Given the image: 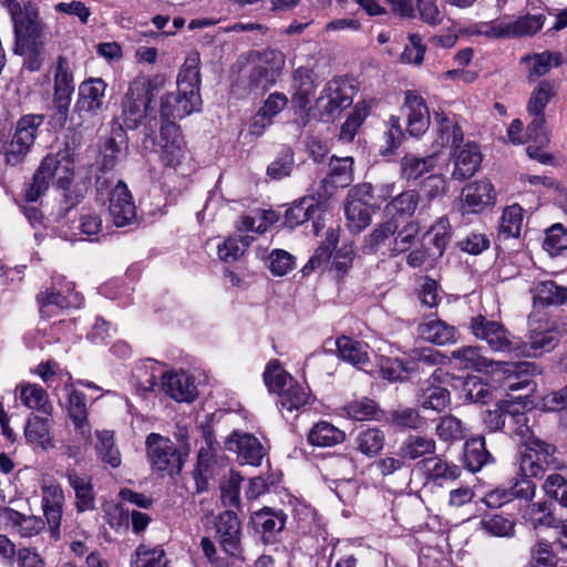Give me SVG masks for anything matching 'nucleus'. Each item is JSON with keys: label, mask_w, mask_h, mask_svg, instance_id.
<instances>
[{"label": "nucleus", "mask_w": 567, "mask_h": 567, "mask_svg": "<svg viewBox=\"0 0 567 567\" xmlns=\"http://www.w3.org/2000/svg\"><path fill=\"white\" fill-rule=\"evenodd\" d=\"M75 154L70 147H64L54 154H48L35 171L32 183L24 190L28 203L37 202L49 188L50 182L55 179L59 188L65 192V199L71 206L76 205L87 192L91 177L85 169L84 178L71 189L74 178Z\"/></svg>", "instance_id": "f257e3e1"}, {"label": "nucleus", "mask_w": 567, "mask_h": 567, "mask_svg": "<svg viewBox=\"0 0 567 567\" xmlns=\"http://www.w3.org/2000/svg\"><path fill=\"white\" fill-rule=\"evenodd\" d=\"M249 59L251 65L247 80H238L234 85V91L247 95H260L275 85L281 75L286 62L285 55L279 50L265 49L251 51Z\"/></svg>", "instance_id": "f03ea898"}, {"label": "nucleus", "mask_w": 567, "mask_h": 567, "mask_svg": "<svg viewBox=\"0 0 567 567\" xmlns=\"http://www.w3.org/2000/svg\"><path fill=\"white\" fill-rule=\"evenodd\" d=\"M152 101V83L146 76H137L122 100L121 120L128 130L137 128L147 115Z\"/></svg>", "instance_id": "7ed1b4c3"}, {"label": "nucleus", "mask_w": 567, "mask_h": 567, "mask_svg": "<svg viewBox=\"0 0 567 567\" xmlns=\"http://www.w3.org/2000/svg\"><path fill=\"white\" fill-rule=\"evenodd\" d=\"M54 81L53 120L63 127L69 116L70 104L74 92V75L70 60L59 55L51 66Z\"/></svg>", "instance_id": "20e7f679"}, {"label": "nucleus", "mask_w": 567, "mask_h": 567, "mask_svg": "<svg viewBox=\"0 0 567 567\" xmlns=\"http://www.w3.org/2000/svg\"><path fill=\"white\" fill-rule=\"evenodd\" d=\"M42 123V115H25L18 121L12 138L7 143L0 141V155L8 165L14 166L24 159Z\"/></svg>", "instance_id": "39448f33"}, {"label": "nucleus", "mask_w": 567, "mask_h": 567, "mask_svg": "<svg viewBox=\"0 0 567 567\" xmlns=\"http://www.w3.org/2000/svg\"><path fill=\"white\" fill-rule=\"evenodd\" d=\"M556 447L538 437H529L520 451L519 471L525 476L540 477L547 468H557Z\"/></svg>", "instance_id": "423d86ee"}, {"label": "nucleus", "mask_w": 567, "mask_h": 567, "mask_svg": "<svg viewBox=\"0 0 567 567\" xmlns=\"http://www.w3.org/2000/svg\"><path fill=\"white\" fill-rule=\"evenodd\" d=\"M146 449L152 467L156 471H166L169 474L181 472L188 454V447L184 452L177 450L168 437L157 433H151L147 436Z\"/></svg>", "instance_id": "0eeeda50"}, {"label": "nucleus", "mask_w": 567, "mask_h": 567, "mask_svg": "<svg viewBox=\"0 0 567 567\" xmlns=\"http://www.w3.org/2000/svg\"><path fill=\"white\" fill-rule=\"evenodd\" d=\"M3 6L12 20L17 40L40 38L43 24L39 19V9L34 2L4 0Z\"/></svg>", "instance_id": "6e6552de"}, {"label": "nucleus", "mask_w": 567, "mask_h": 567, "mask_svg": "<svg viewBox=\"0 0 567 567\" xmlns=\"http://www.w3.org/2000/svg\"><path fill=\"white\" fill-rule=\"evenodd\" d=\"M354 87L342 78L330 80L317 99V107L326 121L333 120L342 110L351 105Z\"/></svg>", "instance_id": "1a4fd4ad"}, {"label": "nucleus", "mask_w": 567, "mask_h": 567, "mask_svg": "<svg viewBox=\"0 0 567 567\" xmlns=\"http://www.w3.org/2000/svg\"><path fill=\"white\" fill-rule=\"evenodd\" d=\"M82 300L81 295L74 291L73 282L64 281L61 276L53 278L51 291L38 296L40 312L43 317L54 316L58 311L66 308H78Z\"/></svg>", "instance_id": "9d476101"}, {"label": "nucleus", "mask_w": 567, "mask_h": 567, "mask_svg": "<svg viewBox=\"0 0 567 567\" xmlns=\"http://www.w3.org/2000/svg\"><path fill=\"white\" fill-rule=\"evenodd\" d=\"M158 145L159 159L167 168L177 169L187 157L188 151L179 126L172 121L162 124Z\"/></svg>", "instance_id": "9b49d317"}, {"label": "nucleus", "mask_w": 567, "mask_h": 567, "mask_svg": "<svg viewBox=\"0 0 567 567\" xmlns=\"http://www.w3.org/2000/svg\"><path fill=\"white\" fill-rule=\"evenodd\" d=\"M64 502L65 496L62 486L51 478L43 480L41 483L42 511L51 535L55 539L60 537Z\"/></svg>", "instance_id": "f8f14e48"}, {"label": "nucleus", "mask_w": 567, "mask_h": 567, "mask_svg": "<svg viewBox=\"0 0 567 567\" xmlns=\"http://www.w3.org/2000/svg\"><path fill=\"white\" fill-rule=\"evenodd\" d=\"M470 327L472 333L485 341L493 351L507 352L514 348L509 332L497 321L478 315L472 318Z\"/></svg>", "instance_id": "ddd939ff"}, {"label": "nucleus", "mask_w": 567, "mask_h": 567, "mask_svg": "<svg viewBox=\"0 0 567 567\" xmlns=\"http://www.w3.org/2000/svg\"><path fill=\"white\" fill-rule=\"evenodd\" d=\"M109 213L116 227H125L136 220V206L126 184L118 181L109 198Z\"/></svg>", "instance_id": "4468645a"}, {"label": "nucleus", "mask_w": 567, "mask_h": 567, "mask_svg": "<svg viewBox=\"0 0 567 567\" xmlns=\"http://www.w3.org/2000/svg\"><path fill=\"white\" fill-rule=\"evenodd\" d=\"M225 444L229 452L237 454L240 464L258 466L266 455V449L259 440L248 433L234 432Z\"/></svg>", "instance_id": "2eb2a0df"}, {"label": "nucleus", "mask_w": 567, "mask_h": 567, "mask_svg": "<svg viewBox=\"0 0 567 567\" xmlns=\"http://www.w3.org/2000/svg\"><path fill=\"white\" fill-rule=\"evenodd\" d=\"M240 520L228 509L219 514L216 522V536L223 550L230 556L240 555Z\"/></svg>", "instance_id": "dca6fc26"}, {"label": "nucleus", "mask_w": 567, "mask_h": 567, "mask_svg": "<svg viewBox=\"0 0 567 567\" xmlns=\"http://www.w3.org/2000/svg\"><path fill=\"white\" fill-rule=\"evenodd\" d=\"M451 156L454 164L452 177L457 181L472 177L482 162L480 147L473 142L457 145L453 148Z\"/></svg>", "instance_id": "f3484780"}, {"label": "nucleus", "mask_w": 567, "mask_h": 567, "mask_svg": "<svg viewBox=\"0 0 567 567\" xmlns=\"http://www.w3.org/2000/svg\"><path fill=\"white\" fill-rule=\"evenodd\" d=\"M107 84L100 78L89 79L80 84L75 109L79 113L96 115L103 110Z\"/></svg>", "instance_id": "a211bd4d"}, {"label": "nucleus", "mask_w": 567, "mask_h": 567, "mask_svg": "<svg viewBox=\"0 0 567 567\" xmlns=\"http://www.w3.org/2000/svg\"><path fill=\"white\" fill-rule=\"evenodd\" d=\"M496 192L487 179L476 181L468 184L462 190L463 213H481L485 207L494 205Z\"/></svg>", "instance_id": "6ab92c4d"}, {"label": "nucleus", "mask_w": 567, "mask_h": 567, "mask_svg": "<svg viewBox=\"0 0 567 567\" xmlns=\"http://www.w3.org/2000/svg\"><path fill=\"white\" fill-rule=\"evenodd\" d=\"M202 104L200 94H188L177 89L176 93H167L162 97L161 114L167 121L183 118L197 111Z\"/></svg>", "instance_id": "aec40b11"}, {"label": "nucleus", "mask_w": 567, "mask_h": 567, "mask_svg": "<svg viewBox=\"0 0 567 567\" xmlns=\"http://www.w3.org/2000/svg\"><path fill=\"white\" fill-rule=\"evenodd\" d=\"M162 386L167 395L177 402H193L197 396L195 380L185 371L163 375Z\"/></svg>", "instance_id": "412c9836"}, {"label": "nucleus", "mask_w": 567, "mask_h": 567, "mask_svg": "<svg viewBox=\"0 0 567 567\" xmlns=\"http://www.w3.org/2000/svg\"><path fill=\"white\" fill-rule=\"evenodd\" d=\"M405 107L410 135L417 137L425 133L430 125V112L424 99L416 91H408Z\"/></svg>", "instance_id": "4be33fe9"}, {"label": "nucleus", "mask_w": 567, "mask_h": 567, "mask_svg": "<svg viewBox=\"0 0 567 567\" xmlns=\"http://www.w3.org/2000/svg\"><path fill=\"white\" fill-rule=\"evenodd\" d=\"M216 466V443L212 436H206L205 445L199 449L197 464L193 473L197 493L207 489L208 481L214 476Z\"/></svg>", "instance_id": "5701e85b"}, {"label": "nucleus", "mask_w": 567, "mask_h": 567, "mask_svg": "<svg viewBox=\"0 0 567 567\" xmlns=\"http://www.w3.org/2000/svg\"><path fill=\"white\" fill-rule=\"evenodd\" d=\"M433 117L437 131V145L454 148L463 143V131L455 114L439 110L434 111Z\"/></svg>", "instance_id": "b1692460"}, {"label": "nucleus", "mask_w": 567, "mask_h": 567, "mask_svg": "<svg viewBox=\"0 0 567 567\" xmlns=\"http://www.w3.org/2000/svg\"><path fill=\"white\" fill-rule=\"evenodd\" d=\"M528 355L537 357L553 350L558 343L559 333L548 322L529 321Z\"/></svg>", "instance_id": "393cba45"}, {"label": "nucleus", "mask_w": 567, "mask_h": 567, "mask_svg": "<svg viewBox=\"0 0 567 567\" xmlns=\"http://www.w3.org/2000/svg\"><path fill=\"white\" fill-rule=\"evenodd\" d=\"M68 390V414L78 435L85 442L91 440V426L87 422V408L85 394L75 389Z\"/></svg>", "instance_id": "a878e982"}, {"label": "nucleus", "mask_w": 567, "mask_h": 567, "mask_svg": "<svg viewBox=\"0 0 567 567\" xmlns=\"http://www.w3.org/2000/svg\"><path fill=\"white\" fill-rule=\"evenodd\" d=\"M451 359L461 369L482 371L489 365L501 367L505 373H512L513 365L504 362H491L480 352V348L473 346L461 347L451 352Z\"/></svg>", "instance_id": "bb28decb"}, {"label": "nucleus", "mask_w": 567, "mask_h": 567, "mask_svg": "<svg viewBox=\"0 0 567 567\" xmlns=\"http://www.w3.org/2000/svg\"><path fill=\"white\" fill-rule=\"evenodd\" d=\"M416 333L424 341L437 346L455 343L458 338L455 327L441 319H430L421 322L416 328Z\"/></svg>", "instance_id": "cd10ccee"}, {"label": "nucleus", "mask_w": 567, "mask_h": 567, "mask_svg": "<svg viewBox=\"0 0 567 567\" xmlns=\"http://www.w3.org/2000/svg\"><path fill=\"white\" fill-rule=\"evenodd\" d=\"M336 346L343 361L361 370H365L370 364V348L365 342L341 336L337 339Z\"/></svg>", "instance_id": "c85d7f7f"}, {"label": "nucleus", "mask_w": 567, "mask_h": 567, "mask_svg": "<svg viewBox=\"0 0 567 567\" xmlns=\"http://www.w3.org/2000/svg\"><path fill=\"white\" fill-rule=\"evenodd\" d=\"M527 71L529 82L546 75L553 68H557L563 63V54L556 51H544L533 53L520 59Z\"/></svg>", "instance_id": "c756f323"}, {"label": "nucleus", "mask_w": 567, "mask_h": 567, "mask_svg": "<svg viewBox=\"0 0 567 567\" xmlns=\"http://www.w3.org/2000/svg\"><path fill=\"white\" fill-rule=\"evenodd\" d=\"M293 86L296 89L292 95L293 104L306 110L312 101L317 87L316 75L308 68H298L293 73Z\"/></svg>", "instance_id": "7c9ffc66"}, {"label": "nucleus", "mask_w": 567, "mask_h": 567, "mask_svg": "<svg viewBox=\"0 0 567 567\" xmlns=\"http://www.w3.org/2000/svg\"><path fill=\"white\" fill-rule=\"evenodd\" d=\"M522 519L534 529L556 527L553 504L548 501L528 503L522 512Z\"/></svg>", "instance_id": "2f4dec72"}, {"label": "nucleus", "mask_w": 567, "mask_h": 567, "mask_svg": "<svg viewBox=\"0 0 567 567\" xmlns=\"http://www.w3.org/2000/svg\"><path fill=\"white\" fill-rule=\"evenodd\" d=\"M278 396L280 411L286 417V414L301 411L310 403L311 400L308 389L299 384L297 381H293L289 386L280 391Z\"/></svg>", "instance_id": "473e14b6"}, {"label": "nucleus", "mask_w": 567, "mask_h": 567, "mask_svg": "<svg viewBox=\"0 0 567 567\" xmlns=\"http://www.w3.org/2000/svg\"><path fill=\"white\" fill-rule=\"evenodd\" d=\"M515 520L503 514H486L478 522L477 530L489 537L511 538L515 535Z\"/></svg>", "instance_id": "72a5a7b5"}, {"label": "nucleus", "mask_w": 567, "mask_h": 567, "mask_svg": "<svg viewBox=\"0 0 567 567\" xmlns=\"http://www.w3.org/2000/svg\"><path fill=\"white\" fill-rule=\"evenodd\" d=\"M17 395L28 409L37 410L50 415L53 406L42 386L31 383H22L16 389Z\"/></svg>", "instance_id": "f704fd0d"}, {"label": "nucleus", "mask_w": 567, "mask_h": 567, "mask_svg": "<svg viewBox=\"0 0 567 567\" xmlns=\"http://www.w3.org/2000/svg\"><path fill=\"white\" fill-rule=\"evenodd\" d=\"M68 482L75 493V506L79 513L92 511L95 507V496L91 480L80 476L75 471L66 474Z\"/></svg>", "instance_id": "c9c22d12"}, {"label": "nucleus", "mask_w": 567, "mask_h": 567, "mask_svg": "<svg viewBox=\"0 0 567 567\" xmlns=\"http://www.w3.org/2000/svg\"><path fill=\"white\" fill-rule=\"evenodd\" d=\"M94 449L97 458L112 468H117L122 463V456L118 447L115 445L114 432L101 430L95 432Z\"/></svg>", "instance_id": "e433bc0d"}, {"label": "nucleus", "mask_w": 567, "mask_h": 567, "mask_svg": "<svg viewBox=\"0 0 567 567\" xmlns=\"http://www.w3.org/2000/svg\"><path fill=\"white\" fill-rule=\"evenodd\" d=\"M200 59L197 53L189 54L177 78V89L188 94H199L200 85Z\"/></svg>", "instance_id": "4c0bfd02"}, {"label": "nucleus", "mask_w": 567, "mask_h": 567, "mask_svg": "<svg viewBox=\"0 0 567 567\" xmlns=\"http://www.w3.org/2000/svg\"><path fill=\"white\" fill-rule=\"evenodd\" d=\"M420 202V195L414 189H409L394 196L384 207V215L394 219L395 217H411Z\"/></svg>", "instance_id": "58836bf2"}, {"label": "nucleus", "mask_w": 567, "mask_h": 567, "mask_svg": "<svg viewBox=\"0 0 567 567\" xmlns=\"http://www.w3.org/2000/svg\"><path fill=\"white\" fill-rule=\"evenodd\" d=\"M353 158L350 156H332L329 163V172L324 183L331 187L339 188L350 185L353 181Z\"/></svg>", "instance_id": "ea45409f"}, {"label": "nucleus", "mask_w": 567, "mask_h": 567, "mask_svg": "<svg viewBox=\"0 0 567 567\" xmlns=\"http://www.w3.org/2000/svg\"><path fill=\"white\" fill-rule=\"evenodd\" d=\"M533 299L542 306L564 305L567 303V288L553 280L539 281L533 288Z\"/></svg>", "instance_id": "a19ab883"}, {"label": "nucleus", "mask_w": 567, "mask_h": 567, "mask_svg": "<svg viewBox=\"0 0 567 567\" xmlns=\"http://www.w3.org/2000/svg\"><path fill=\"white\" fill-rule=\"evenodd\" d=\"M434 156L419 157L414 154H405L400 161L401 177L406 181H416L435 167Z\"/></svg>", "instance_id": "79ce46f5"}, {"label": "nucleus", "mask_w": 567, "mask_h": 567, "mask_svg": "<svg viewBox=\"0 0 567 567\" xmlns=\"http://www.w3.org/2000/svg\"><path fill=\"white\" fill-rule=\"evenodd\" d=\"M344 439L346 434L343 431L326 421L315 424L308 433V442L319 447H329L340 444Z\"/></svg>", "instance_id": "37998d69"}, {"label": "nucleus", "mask_w": 567, "mask_h": 567, "mask_svg": "<svg viewBox=\"0 0 567 567\" xmlns=\"http://www.w3.org/2000/svg\"><path fill=\"white\" fill-rule=\"evenodd\" d=\"M24 435L29 442L39 445L43 450L53 447L51 425L48 417L38 415L29 417L24 429Z\"/></svg>", "instance_id": "c03bdc74"}, {"label": "nucleus", "mask_w": 567, "mask_h": 567, "mask_svg": "<svg viewBox=\"0 0 567 567\" xmlns=\"http://www.w3.org/2000/svg\"><path fill=\"white\" fill-rule=\"evenodd\" d=\"M435 441L431 437L410 435L400 446L398 455L404 460L426 458V455L434 454Z\"/></svg>", "instance_id": "a18cd8bd"}, {"label": "nucleus", "mask_w": 567, "mask_h": 567, "mask_svg": "<svg viewBox=\"0 0 567 567\" xmlns=\"http://www.w3.org/2000/svg\"><path fill=\"white\" fill-rule=\"evenodd\" d=\"M16 52L25 56V69L31 72L40 70L44 54V43L40 38L17 40Z\"/></svg>", "instance_id": "49530a36"}, {"label": "nucleus", "mask_w": 567, "mask_h": 567, "mask_svg": "<svg viewBox=\"0 0 567 567\" xmlns=\"http://www.w3.org/2000/svg\"><path fill=\"white\" fill-rule=\"evenodd\" d=\"M556 96V86L553 82L543 80L532 91L528 103L527 113L529 115L545 116V109L548 103Z\"/></svg>", "instance_id": "de8ad7c7"}, {"label": "nucleus", "mask_w": 567, "mask_h": 567, "mask_svg": "<svg viewBox=\"0 0 567 567\" xmlns=\"http://www.w3.org/2000/svg\"><path fill=\"white\" fill-rule=\"evenodd\" d=\"M385 436L377 427L363 430L354 439L355 450L367 457H375L383 449Z\"/></svg>", "instance_id": "09e8293b"}, {"label": "nucleus", "mask_w": 567, "mask_h": 567, "mask_svg": "<svg viewBox=\"0 0 567 567\" xmlns=\"http://www.w3.org/2000/svg\"><path fill=\"white\" fill-rule=\"evenodd\" d=\"M398 230V223L395 219L388 218L386 220L378 224L374 229L364 237L363 249L368 254L378 251L383 245L394 237Z\"/></svg>", "instance_id": "8fccbe9b"}, {"label": "nucleus", "mask_w": 567, "mask_h": 567, "mask_svg": "<svg viewBox=\"0 0 567 567\" xmlns=\"http://www.w3.org/2000/svg\"><path fill=\"white\" fill-rule=\"evenodd\" d=\"M347 226L353 233H360L371 223V213L365 203L357 199H347L344 205Z\"/></svg>", "instance_id": "3c124183"}, {"label": "nucleus", "mask_w": 567, "mask_h": 567, "mask_svg": "<svg viewBox=\"0 0 567 567\" xmlns=\"http://www.w3.org/2000/svg\"><path fill=\"white\" fill-rule=\"evenodd\" d=\"M421 463L424 473L433 481L456 480L461 474V470L457 465L439 456L423 458Z\"/></svg>", "instance_id": "603ef678"}, {"label": "nucleus", "mask_w": 567, "mask_h": 567, "mask_svg": "<svg viewBox=\"0 0 567 567\" xmlns=\"http://www.w3.org/2000/svg\"><path fill=\"white\" fill-rule=\"evenodd\" d=\"M167 558L161 546L141 544L131 560V567H167Z\"/></svg>", "instance_id": "864d4df0"}, {"label": "nucleus", "mask_w": 567, "mask_h": 567, "mask_svg": "<svg viewBox=\"0 0 567 567\" xmlns=\"http://www.w3.org/2000/svg\"><path fill=\"white\" fill-rule=\"evenodd\" d=\"M491 457V454L486 450L485 439L483 436L472 439L465 443L464 458L465 464L471 472L474 473L480 471L489 462Z\"/></svg>", "instance_id": "5fc2aeb1"}, {"label": "nucleus", "mask_w": 567, "mask_h": 567, "mask_svg": "<svg viewBox=\"0 0 567 567\" xmlns=\"http://www.w3.org/2000/svg\"><path fill=\"white\" fill-rule=\"evenodd\" d=\"M463 396L471 403L486 404L495 399L494 389L477 377L465 380L462 390Z\"/></svg>", "instance_id": "6e6d98bb"}, {"label": "nucleus", "mask_w": 567, "mask_h": 567, "mask_svg": "<svg viewBox=\"0 0 567 567\" xmlns=\"http://www.w3.org/2000/svg\"><path fill=\"white\" fill-rule=\"evenodd\" d=\"M264 381L269 391L278 394L280 391L289 386L295 379L282 368L281 363L277 359H274L266 365Z\"/></svg>", "instance_id": "4d7b16f0"}, {"label": "nucleus", "mask_w": 567, "mask_h": 567, "mask_svg": "<svg viewBox=\"0 0 567 567\" xmlns=\"http://www.w3.org/2000/svg\"><path fill=\"white\" fill-rule=\"evenodd\" d=\"M163 375L164 372L161 364L152 359L143 361L133 372V377L136 379L137 385L143 391H152L157 384V379L159 377L163 379Z\"/></svg>", "instance_id": "13d9d810"}, {"label": "nucleus", "mask_w": 567, "mask_h": 567, "mask_svg": "<svg viewBox=\"0 0 567 567\" xmlns=\"http://www.w3.org/2000/svg\"><path fill=\"white\" fill-rule=\"evenodd\" d=\"M523 213L524 209L517 204L506 207L501 217L499 235L504 238L519 237L524 219Z\"/></svg>", "instance_id": "bf43d9fd"}, {"label": "nucleus", "mask_w": 567, "mask_h": 567, "mask_svg": "<svg viewBox=\"0 0 567 567\" xmlns=\"http://www.w3.org/2000/svg\"><path fill=\"white\" fill-rule=\"evenodd\" d=\"M317 210V204L313 198H303L299 203L289 207L285 213V226L296 228L309 220Z\"/></svg>", "instance_id": "052dcab7"}, {"label": "nucleus", "mask_w": 567, "mask_h": 567, "mask_svg": "<svg viewBox=\"0 0 567 567\" xmlns=\"http://www.w3.org/2000/svg\"><path fill=\"white\" fill-rule=\"evenodd\" d=\"M435 432L440 440L453 442L465 439L467 427L460 419L449 414L440 419Z\"/></svg>", "instance_id": "680f3d73"}, {"label": "nucleus", "mask_w": 567, "mask_h": 567, "mask_svg": "<svg viewBox=\"0 0 567 567\" xmlns=\"http://www.w3.org/2000/svg\"><path fill=\"white\" fill-rule=\"evenodd\" d=\"M419 231L420 226L415 221H409L401 229L398 228L392 239L391 254L400 255L410 250L417 239Z\"/></svg>", "instance_id": "e2e57ef3"}, {"label": "nucleus", "mask_w": 567, "mask_h": 567, "mask_svg": "<svg viewBox=\"0 0 567 567\" xmlns=\"http://www.w3.org/2000/svg\"><path fill=\"white\" fill-rule=\"evenodd\" d=\"M417 401L423 409L442 411L450 402V392L441 386L429 385L421 389Z\"/></svg>", "instance_id": "0e129e2a"}, {"label": "nucleus", "mask_w": 567, "mask_h": 567, "mask_svg": "<svg viewBox=\"0 0 567 567\" xmlns=\"http://www.w3.org/2000/svg\"><path fill=\"white\" fill-rule=\"evenodd\" d=\"M426 236L434 246V251H432L431 255L442 256L451 239V226L449 219L445 217L439 218L429 229Z\"/></svg>", "instance_id": "69168bd1"}, {"label": "nucleus", "mask_w": 567, "mask_h": 567, "mask_svg": "<svg viewBox=\"0 0 567 567\" xmlns=\"http://www.w3.org/2000/svg\"><path fill=\"white\" fill-rule=\"evenodd\" d=\"M295 167L293 153L289 147L282 148L277 157L268 165L267 175L271 179H282L289 176Z\"/></svg>", "instance_id": "338daca9"}, {"label": "nucleus", "mask_w": 567, "mask_h": 567, "mask_svg": "<svg viewBox=\"0 0 567 567\" xmlns=\"http://www.w3.org/2000/svg\"><path fill=\"white\" fill-rule=\"evenodd\" d=\"M252 238L249 236L230 237L218 245V256L225 262H233L244 255Z\"/></svg>", "instance_id": "774afa93"}]
</instances>
